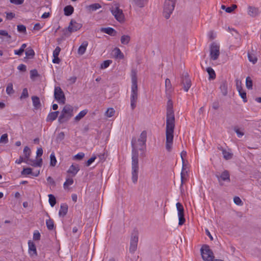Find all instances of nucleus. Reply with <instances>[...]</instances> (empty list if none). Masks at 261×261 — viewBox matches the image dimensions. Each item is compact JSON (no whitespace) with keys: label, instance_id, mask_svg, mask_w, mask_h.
<instances>
[{"label":"nucleus","instance_id":"39","mask_svg":"<svg viewBox=\"0 0 261 261\" xmlns=\"http://www.w3.org/2000/svg\"><path fill=\"white\" fill-rule=\"evenodd\" d=\"M184 167H182V170L180 173V176H181V184H180V191H181V193H182L184 191V189H183V185H184V181H185V172H184Z\"/></svg>","mask_w":261,"mask_h":261},{"label":"nucleus","instance_id":"33","mask_svg":"<svg viewBox=\"0 0 261 261\" xmlns=\"http://www.w3.org/2000/svg\"><path fill=\"white\" fill-rule=\"evenodd\" d=\"M46 225L47 229L49 230H53L54 228V221L50 218L46 220Z\"/></svg>","mask_w":261,"mask_h":261},{"label":"nucleus","instance_id":"52","mask_svg":"<svg viewBox=\"0 0 261 261\" xmlns=\"http://www.w3.org/2000/svg\"><path fill=\"white\" fill-rule=\"evenodd\" d=\"M233 201L234 203L238 205H241L243 204L242 201L241 199L238 196H236L233 198Z\"/></svg>","mask_w":261,"mask_h":261},{"label":"nucleus","instance_id":"24","mask_svg":"<svg viewBox=\"0 0 261 261\" xmlns=\"http://www.w3.org/2000/svg\"><path fill=\"white\" fill-rule=\"evenodd\" d=\"M32 100L35 109H39L41 106L39 98L37 96H33Z\"/></svg>","mask_w":261,"mask_h":261},{"label":"nucleus","instance_id":"60","mask_svg":"<svg viewBox=\"0 0 261 261\" xmlns=\"http://www.w3.org/2000/svg\"><path fill=\"white\" fill-rule=\"evenodd\" d=\"M64 137H65L64 133L61 132L58 135V136L57 137V141H62L63 140H64Z\"/></svg>","mask_w":261,"mask_h":261},{"label":"nucleus","instance_id":"31","mask_svg":"<svg viewBox=\"0 0 261 261\" xmlns=\"http://www.w3.org/2000/svg\"><path fill=\"white\" fill-rule=\"evenodd\" d=\"M206 71L209 75V80H214L216 78V74L214 69L211 67L206 68Z\"/></svg>","mask_w":261,"mask_h":261},{"label":"nucleus","instance_id":"61","mask_svg":"<svg viewBox=\"0 0 261 261\" xmlns=\"http://www.w3.org/2000/svg\"><path fill=\"white\" fill-rule=\"evenodd\" d=\"M10 2L12 4L18 5L22 4L24 0H10Z\"/></svg>","mask_w":261,"mask_h":261},{"label":"nucleus","instance_id":"11","mask_svg":"<svg viewBox=\"0 0 261 261\" xmlns=\"http://www.w3.org/2000/svg\"><path fill=\"white\" fill-rule=\"evenodd\" d=\"M176 208L178 211V224L179 225H182L185 222V218L184 215V209L182 205L180 202H177L176 204Z\"/></svg>","mask_w":261,"mask_h":261},{"label":"nucleus","instance_id":"17","mask_svg":"<svg viewBox=\"0 0 261 261\" xmlns=\"http://www.w3.org/2000/svg\"><path fill=\"white\" fill-rule=\"evenodd\" d=\"M259 13V11L258 8L252 7V6H249L248 7V14L252 17H255L257 16Z\"/></svg>","mask_w":261,"mask_h":261},{"label":"nucleus","instance_id":"56","mask_svg":"<svg viewBox=\"0 0 261 261\" xmlns=\"http://www.w3.org/2000/svg\"><path fill=\"white\" fill-rule=\"evenodd\" d=\"M96 159V156L95 155H93L90 159H89L87 162H86V166H89Z\"/></svg>","mask_w":261,"mask_h":261},{"label":"nucleus","instance_id":"63","mask_svg":"<svg viewBox=\"0 0 261 261\" xmlns=\"http://www.w3.org/2000/svg\"><path fill=\"white\" fill-rule=\"evenodd\" d=\"M98 156L99 159V162H103L106 159V154L105 152L99 154Z\"/></svg>","mask_w":261,"mask_h":261},{"label":"nucleus","instance_id":"7","mask_svg":"<svg viewBox=\"0 0 261 261\" xmlns=\"http://www.w3.org/2000/svg\"><path fill=\"white\" fill-rule=\"evenodd\" d=\"M82 27V24L77 23L75 20L72 19L68 28L63 30V34L65 36L69 35L71 33L80 30Z\"/></svg>","mask_w":261,"mask_h":261},{"label":"nucleus","instance_id":"44","mask_svg":"<svg viewBox=\"0 0 261 261\" xmlns=\"http://www.w3.org/2000/svg\"><path fill=\"white\" fill-rule=\"evenodd\" d=\"M135 4L140 8H142L144 6V4L146 2V0H133Z\"/></svg>","mask_w":261,"mask_h":261},{"label":"nucleus","instance_id":"5","mask_svg":"<svg viewBox=\"0 0 261 261\" xmlns=\"http://www.w3.org/2000/svg\"><path fill=\"white\" fill-rule=\"evenodd\" d=\"M110 11L118 21L120 22L124 21V15L122 10L119 8L118 4H114L110 8Z\"/></svg>","mask_w":261,"mask_h":261},{"label":"nucleus","instance_id":"40","mask_svg":"<svg viewBox=\"0 0 261 261\" xmlns=\"http://www.w3.org/2000/svg\"><path fill=\"white\" fill-rule=\"evenodd\" d=\"M50 165L53 167L55 166L56 165L57 160L54 152L51 153L50 155Z\"/></svg>","mask_w":261,"mask_h":261},{"label":"nucleus","instance_id":"15","mask_svg":"<svg viewBox=\"0 0 261 261\" xmlns=\"http://www.w3.org/2000/svg\"><path fill=\"white\" fill-rule=\"evenodd\" d=\"M147 140V133L145 130H143L138 139V141L139 142V145L142 147L139 148V150H143V146L145 145V143Z\"/></svg>","mask_w":261,"mask_h":261},{"label":"nucleus","instance_id":"46","mask_svg":"<svg viewBox=\"0 0 261 261\" xmlns=\"http://www.w3.org/2000/svg\"><path fill=\"white\" fill-rule=\"evenodd\" d=\"M90 10L92 11H94L96 10L97 9L101 8V6L100 4L98 3H95L94 4H92L89 6Z\"/></svg>","mask_w":261,"mask_h":261},{"label":"nucleus","instance_id":"25","mask_svg":"<svg viewBox=\"0 0 261 261\" xmlns=\"http://www.w3.org/2000/svg\"><path fill=\"white\" fill-rule=\"evenodd\" d=\"M68 212V206L66 204H62L60 206L59 215L60 217H64Z\"/></svg>","mask_w":261,"mask_h":261},{"label":"nucleus","instance_id":"13","mask_svg":"<svg viewBox=\"0 0 261 261\" xmlns=\"http://www.w3.org/2000/svg\"><path fill=\"white\" fill-rule=\"evenodd\" d=\"M181 84L183 85V88L186 92H188L191 86V81L189 79V75L187 73L182 75L181 77Z\"/></svg>","mask_w":261,"mask_h":261},{"label":"nucleus","instance_id":"16","mask_svg":"<svg viewBox=\"0 0 261 261\" xmlns=\"http://www.w3.org/2000/svg\"><path fill=\"white\" fill-rule=\"evenodd\" d=\"M21 174L22 175H31L33 176L37 177L39 174V171L34 172L32 171V168L28 167L23 168V170L21 172Z\"/></svg>","mask_w":261,"mask_h":261},{"label":"nucleus","instance_id":"42","mask_svg":"<svg viewBox=\"0 0 261 261\" xmlns=\"http://www.w3.org/2000/svg\"><path fill=\"white\" fill-rule=\"evenodd\" d=\"M246 86L248 89H252V81L249 76L246 77Z\"/></svg>","mask_w":261,"mask_h":261},{"label":"nucleus","instance_id":"27","mask_svg":"<svg viewBox=\"0 0 261 261\" xmlns=\"http://www.w3.org/2000/svg\"><path fill=\"white\" fill-rule=\"evenodd\" d=\"M165 88H166V92L167 93H170L172 90V86L170 82V80L169 79H166L165 80Z\"/></svg>","mask_w":261,"mask_h":261},{"label":"nucleus","instance_id":"6","mask_svg":"<svg viewBox=\"0 0 261 261\" xmlns=\"http://www.w3.org/2000/svg\"><path fill=\"white\" fill-rule=\"evenodd\" d=\"M202 258L204 261H214V255L207 245H204L200 249Z\"/></svg>","mask_w":261,"mask_h":261},{"label":"nucleus","instance_id":"4","mask_svg":"<svg viewBox=\"0 0 261 261\" xmlns=\"http://www.w3.org/2000/svg\"><path fill=\"white\" fill-rule=\"evenodd\" d=\"M176 0H165L164 5L163 14L168 19L174 9Z\"/></svg>","mask_w":261,"mask_h":261},{"label":"nucleus","instance_id":"28","mask_svg":"<svg viewBox=\"0 0 261 261\" xmlns=\"http://www.w3.org/2000/svg\"><path fill=\"white\" fill-rule=\"evenodd\" d=\"M73 11L74 8L71 5L67 6L64 8V14L66 16L71 15L73 13Z\"/></svg>","mask_w":261,"mask_h":261},{"label":"nucleus","instance_id":"14","mask_svg":"<svg viewBox=\"0 0 261 261\" xmlns=\"http://www.w3.org/2000/svg\"><path fill=\"white\" fill-rule=\"evenodd\" d=\"M216 176L217 177L221 185H222V184H221V181L222 180L228 182H229L230 180V174L228 171L227 170L223 171L220 175L218 174V173H217L216 174Z\"/></svg>","mask_w":261,"mask_h":261},{"label":"nucleus","instance_id":"47","mask_svg":"<svg viewBox=\"0 0 261 261\" xmlns=\"http://www.w3.org/2000/svg\"><path fill=\"white\" fill-rule=\"evenodd\" d=\"M115 110L113 108H109L106 112L105 115L108 117H112L115 114Z\"/></svg>","mask_w":261,"mask_h":261},{"label":"nucleus","instance_id":"57","mask_svg":"<svg viewBox=\"0 0 261 261\" xmlns=\"http://www.w3.org/2000/svg\"><path fill=\"white\" fill-rule=\"evenodd\" d=\"M31 78H34L38 76V71L36 69H33L30 71Z\"/></svg>","mask_w":261,"mask_h":261},{"label":"nucleus","instance_id":"12","mask_svg":"<svg viewBox=\"0 0 261 261\" xmlns=\"http://www.w3.org/2000/svg\"><path fill=\"white\" fill-rule=\"evenodd\" d=\"M220 55L219 46L216 43H213L210 47V56L213 60H216Z\"/></svg>","mask_w":261,"mask_h":261},{"label":"nucleus","instance_id":"32","mask_svg":"<svg viewBox=\"0 0 261 261\" xmlns=\"http://www.w3.org/2000/svg\"><path fill=\"white\" fill-rule=\"evenodd\" d=\"M130 40V37L128 35H122L120 38L121 43L122 44H127Z\"/></svg>","mask_w":261,"mask_h":261},{"label":"nucleus","instance_id":"36","mask_svg":"<svg viewBox=\"0 0 261 261\" xmlns=\"http://www.w3.org/2000/svg\"><path fill=\"white\" fill-rule=\"evenodd\" d=\"M23 153L24 154L25 159L27 161H29L31 154V150L28 146L24 147L23 149Z\"/></svg>","mask_w":261,"mask_h":261},{"label":"nucleus","instance_id":"43","mask_svg":"<svg viewBox=\"0 0 261 261\" xmlns=\"http://www.w3.org/2000/svg\"><path fill=\"white\" fill-rule=\"evenodd\" d=\"M115 56L117 58H119L120 59H122L124 57L123 54L121 53V50L119 48L116 47L114 49Z\"/></svg>","mask_w":261,"mask_h":261},{"label":"nucleus","instance_id":"64","mask_svg":"<svg viewBox=\"0 0 261 261\" xmlns=\"http://www.w3.org/2000/svg\"><path fill=\"white\" fill-rule=\"evenodd\" d=\"M17 69L20 71L24 72L27 70V67L25 65L21 64L18 66Z\"/></svg>","mask_w":261,"mask_h":261},{"label":"nucleus","instance_id":"8","mask_svg":"<svg viewBox=\"0 0 261 261\" xmlns=\"http://www.w3.org/2000/svg\"><path fill=\"white\" fill-rule=\"evenodd\" d=\"M55 98L59 103L64 104L66 101L65 96L60 87H55L54 90Z\"/></svg>","mask_w":261,"mask_h":261},{"label":"nucleus","instance_id":"9","mask_svg":"<svg viewBox=\"0 0 261 261\" xmlns=\"http://www.w3.org/2000/svg\"><path fill=\"white\" fill-rule=\"evenodd\" d=\"M138 242V233L137 231H134L132 233L130 238L129 252L134 253L137 248Z\"/></svg>","mask_w":261,"mask_h":261},{"label":"nucleus","instance_id":"50","mask_svg":"<svg viewBox=\"0 0 261 261\" xmlns=\"http://www.w3.org/2000/svg\"><path fill=\"white\" fill-rule=\"evenodd\" d=\"M17 30L20 33H26V27L22 24L17 25Z\"/></svg>","mask_w":261,"mask_h":261},{"label":"nucleus","instance_id":"58","mask_svg":"<svg viewBox=\"0 0 261 261\" xmlns=\"http://www.w3.org/2000/svg\"><path fill=\"white\" fill-rule=\"evenodd\" d=\"M61 48L59 46H57L53 51V57H58Z\"/></svg>","mask_w":261,"mask_h":261},{"label":"nucleus","instance_id":"34","mask_svg":"<svg viewBox=\"0 0 261 261\" xmlns=\"http://www.w3.org/2000/svg\"><path fill=\"white\" fill-rule=\"evenodd\" d=\"M132 85L134 86H138L137 85V74L135 70H132Z\"/></svg>","mask_w":261,"mask_h":261},{"label":"nucleus","instance_id":"54","mask_svg":"<svg viewBox=\"0 0 261 261\" xmlns=\"http://www.w3.org/2000/svg\"><path fill=\"white\" fill-rule=\"evenodd\" d=\"M85 156V154L83 152H80L74 155V159L77 160H82Z\"/></svg>","mask_w":261,"mask_h":261},{"label":"nucleus","instance_id":"53","mask_svg":"<svg viewBox=\"0 0 261 261\" xmlns=\"http://www.w3.org/2000/svg\"><path fill=\"white\" fill-rule=\"evenodd\" d=\"M237 8V6L236 5H232L231 7H229L226 8L225 11L227 13H231L234 10H235Z\"/></svg>","mask_w":261,"mask_h":261},{"label":"nucleus","instance_id":"21","mask_svg":"<svg viewBox=\"0 0 261 261\" xmlns=\"http://www.w3.org/2000/svg\"><path fill=\"white\" fill-rule=\"evenodd\" d=\"M80 170V167L78 165H72L67 170V173L71 174L72 176H74Z\"/></svg>","mask_w":261,"mask_h":261},{"label":"nucleus","instance_id":"41","mask_svg":"<svg viewBox=\"0 0 261 261\" xmlns=\"http://www.w3.org/2000/svg\"><path fill=\"white\" fill-rule=\"evenodd\" d=\"M222 154L223 155V158L226 160H229L232 157V154L227 151L225 149L223 150Z\"/></svg>","mask_w":261,"mask_h":261},{"label":"nucleus","instance_id":"18","mask_svg":"<svg viewBox=\"0 0 261 261\" xmlns=\"http://www.w3.org/2000/svg\"><path fill=\"white\" fill-rule=\"evenodd\" d=\"M219 89L223 96H226L228 93V85L226 81L224 80L220 82Z\"/></svg>","mask_w":261,"mask_h":261},{"label":"nucleus","instance_id":"45","mask_svg":"<svg viewBox=\"0 0 261 261\" xmlns=\"http://www.w3.org/2000/svg\"><path fill=\"white\" fill-rule=\"evenodd\" d=\"M6 92L8 94L10 95L13 94L14 91L13 89V85L12 83H9L6 88Z\"/></svg>","mask_w":261,"mask_h":261},{"label":"nucleus","instance_id":"10","mask_svg":"<svg viewBox=\"0 0 261 261\" xmlns=\"http://www.w3.org/2000/svg\"><path fill=\"white\" fill-rule=\"evenodd\" d=\"M138 99V86L132 85L131 96H130V106L132 110H134L136 107V102Z\"/></svg>","mask_w":261,"mask_h":261},{"label":"nucleus","instance_id":"23","mask_svg":"<svg viewBox=\"0 0 261 261\" xmlns=\"http://www.w3.org/2000/svg\"><path fill=\"white\" fill-rule=\"evenodd\" d=\"M59 114V111L51 112H50L46 118L47 122H53L55 120L58 116Z\"/></svg>","mask_w":261,"mask_h":261},{"label":"nucleus","instance_id":"2","mask_svg":"<svg viewBox=\"0 0 261 261\" xmlns=\"http://www.w3.org/2000/svg\"><path fill=\"white\" fill-rule=\"evenodd\" d=\"M136 139L133 137L132 139L131 144L132 147V180L134 184L137 183L139 173V153L135 147Z\"/></svg>","mask_w":261,"mask_h":261},{"label":"nucleus","instance_id":"49","mask_svg":"<svg viewBox=\"0 0 261 261\" xmlns=\"http://www.w3.org/2000/svg\"><path fill=\"white\" fill-rule=\"evenodd\" d=\"M8 142V135L7 134H4L2 135L0 138V143H7Z\"/></svg>","mask_w":261,"mask_h":261},{"label":"nucleus","instance_id":"29","mask_svg":"<svg viewBox=\"0 0 261 261\" xmlns=\"http://www.w3.org/2000/svg\"><path fill=\"white\" fill-rule=\"evenodd\" d=\"M26 57L28 59H33L35 56V52L31 47H28L25 50Z\"/></svg>","mask_w":261,"mask_h":261},{"label":"nucleus","instance_id":"62","mask_svg":"<svg viewBox=\"0 0 261 261\" xmlns=\"http://www.w3.org/2000/svg\"><path fill=\"white\" fill-rule=\"evenodd\" d=\"M42 159H40L38 161L34 162L33 163V164H32V165L34 166L40 167L42 165Z\"/></svg>","mask_w":261,"mask_h":261},{"label":"nucleus","instance_id":"38","mask_svg":"<svg viewBox=\"0 0 261 261\" xmlns=\"http://www.w3.org/2000/svg\"><path fill=\"white\" fill-rule=\"evenodd\" d=\"M49 197V203L51 207H53L55 206V205L56 203V199L55 197L52 195V194H49L48 195Z\"/></svg>","mask_w":261,"mask_h":261},{"label":"nucleus","instance_id":"48","mask_svg":"<svg viewBox=\"0 0 261 261\" xmlns=\"http://www.w3.org/2000/svg\"><path fill=\"white\" fill-rule=\"evenodd\" d=\"M112 62V60H108L103 62V63L101 64V68L105 69L109 67V66Z\"/></svg>","mask_w":261,"mask_h":261},{"label":"nucleus","instance_id":"1","mask_svg":"<svg viewBox=\"0 0 261 261\" xmlns=\"http://www.w3.org/2000/svg\"><path fill=\"white\" fill-rule=\"evenodd\" d=\"M175 126V117L171 100L167 102L166 128V148L168 151L172 149L173 139V132Z\"/></svg>","mask_w":261,"mask_h":261},{"label":"nucleus","instance_id":"35","mask_svg":"<svg viewBox=\"0 0 261 261\" xmlns=\"http://www.w3.org/2000/svg\"><path fill=\"white\" fill-rule=\"evenodd\" d=\"M248 58L249 61L253 64H255L257 61V58L256 56L250 53H248Z\"/></svg>","mask_w":261,"mask_h":261},{"label":"nucleus","instance_id":"26","mask_svg":"<svg viewBox=\"0 0 261 261\" xmlns=\"http://www.w3.org/2000/svg\"><path fill=\"white\" fill-rule=\"evenodd\" d=\"M88 44L87 41H84L82 43L78 49V54L79 55H82L85 53Z\"/></svg>","mask_w":261,"mask_h":261},{"label":"nucleus","instance_id":"3","mask_svg":"<svg viewBox=\"0 0 261 261\" xmlns=\"http://www.w3.org/2000/svg\"><path fill=\"white\" fill-rule=\"evenodd\" d=\"M73 108L69 105H65L58 118V122L62 124L68 121L73 116Z\"/></svg>","mask_w":261,"mask_h":261},{"label":"nucleus","instance_id":"20","mask_svg":"<svg viewBox=\"0 0 261 261\" xmlns=\"http://www.w3.org/2000/svg\"><path fill=\"white\" fill-rule=\"evenodd\" d=\"M100 31L112 36H116L117 33V32L113 28L110 27L101 28Z\"/></svg>","mask_w":261,"mask_h":261},{"label":"nucleus","instance_id":"22","mask_svg":"<svg viewBox=\"0 0 261 261\" xmlns=\"http://www.w3.org/2000/svg\"><path fill=\"white\" fill-rule=\"evenodd\" d=\"M237 88L239 92L240 96L243 99V101L244 102H246L247 101V97H246V92L242 89V87L239 85V84L237 83Z\"/></svg>","mask_w":261,"mask_h":261},{"label":"nucleus","instance_id":"51","mask_svg":"<svg viewBox=\"0 0 261 261\" xmlns=\"http://www.w3.org/2000/svg\"><path fill=\"white\" fill-rule=\"evenodd\" d=\"M28 96H29V94H28V89L27 88H24L22 90V92L20 96V98L21 99L26 98L28 97Z\"/></svg>","mask_w":261,"mask_h":261},{"label":"nucleus","instance_id":"30","mask_svg":"<svg viewBox=\"0 0 261 261\" xmlns=\"http://www.w3.org/2000/svg\"><path fill=\"white\" fill-rule=\"evenodd\" d=\"M88 110L85 109L82 111H81L79 114L75 116L74 118V120L76 121H80L82 118H83L87 113Z\"/></svg>","mask_w":261,"mask_h":261},{"label":"nucleus","instance_id":"19","mask_svg":"<svg viewBox=\"0 0 261 261\" xmlns=\"http://www.w3.org/2000/svg\"><path fill=\"white\" fill-rule=\"evenodd\" d=\"M29 252L31 256H36L37 255V250L35 244L30 241L28 242Z\"/></svg>","mask_w":261,"mask_h":261},{"label":"nucleus","instance_id":"59","mask_svg":"<svg viewBox=\"0 0 261 261\" xmlns=\"http://www.w3.org/2000/svg\"><path fill=\"white\" fill-rule=\"evenodd\" d=\"M234 130L236 133L238 137L239 138L242 137L244 135V132L241 131L239 128H234Z\"/></svg>","mask_w":261,"mask_h":261},{"label":"nucleus","instance_id":"55","mask_svg":"<svg viewBox=\"0 0 261 261\" xmlns=\"http://www.w3.org/2000/svg\"><path fill=\"white\" fill-rule=\"evenodd\" d=\"M28 161H27L25 158H24V159H23V158L21 156H19V158L18 160H17L16 161H15V163L16 164H21L22 162H24L26 163H28Z\"/></svg>","mask_w":261,"mask_h":261},{"label":"nucleus","instance_id":"37","mask_svg":"<svg viewBox=\"0 0 261 261\" xmlns=\"http://www.w3.org/2000/svg\"><path fill=\"white\" fill-rule=\"evenodd\" d=\"M73 184V179L71 178L67 177L66 181L64 183L63 187L65 189L68 188V187Z\"/></svg>","mask_w":261,"mask_h":261}]
</instances>
